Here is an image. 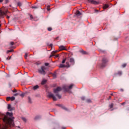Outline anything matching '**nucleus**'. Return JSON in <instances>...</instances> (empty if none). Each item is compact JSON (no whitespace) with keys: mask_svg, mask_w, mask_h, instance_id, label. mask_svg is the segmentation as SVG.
<instances>
[{"mask_svg":"<svg viewBox=\"0 0 129 129\" xmlns=\"http://www.w3.org/2000/svg\"><path fill=\"white\" fill-rule=\"evenodd\" d=\"M14 119H15V117L13 116V113L8 112L6 114V116L3 118V121L6 124L9 125V126H14L15 125Z\"/></svg>","mask_w":129,"mask_h":129,"instance_id":"obj_1","label":"nucleus"},{"mask_svg":"<svg viewBox=\"0 0 129 129\" xmlns=\"http://www.w3.org/2000/svg\"><path fill=\"white\" fill-rule=\"evenodd\" d=\"M45 70H46V67L42 66L41 67V69L38 70V72L40 74L45 75V74H46V72L45 71Z\"/></svg>","mask_w":129,"mask_h":129,"instance_id":"obj_2","label":"nucleus"},{"mask_svg":"<svg viewBox=\"0 0 129 129\" xmlns=\"http://www.w3.org/2000/svg\"><path fill=\"white\" fill-rule=\"evenodd\" d=\"M8 13H9L8 10L4 12L0 9V18H4V16H7Z\"/></svg>","mask_w":129,"mask_h":129,"instance_id":"obj_3","label":"nucleus"},{"mask_svg":"<svg viewBox=\"0 0 129 129\" xmlns=\"http://www.w3.org/2000/svg\"><path fill=\"white\" fill-rule=\"evenodd\" d=\"M108 62V60H107V58H104L102 59V63L101 65V67H104L106 65V63Z\"/></svg>","mask_w":129,"mask_h":129,"instance_id":"obj_4","label":"nucleus"},{"mask_svg":"<svg viewBox=\"0 0 129 129\" xmlns=\"http://www.w3.org/2000/svg\"><path fill=\"white\" fill-rule=\"evenodd\" d=\"M48 97L52 98V99H53V100H54V101H56V100H57V98H56V97H55V96H54V94H53L52 93H49L48 95Z\"/></svg>","mask_w":129,"mask_h":129,"instance_id":"obj_5","label":"nucleus"},{"mask_svg":"<svg viewBox=\"0 0 129 129\" xmlns=\"http://www.w3.org/2000/svg\"><path fill=\"white\" fill-rule=\"evenodd\" d=\"M61 90H62V88H61V87H58L53 90V92L54 93H55V94L58 93V92H59V91H61Z\"/></svg>","mask_w":129,"mask_h":129,"instance_id":"obj_6","label":"nucleus"},{"mask_svg":"<svg viewBox=\"0 0 129 129\" xmlns=\"http://www.w3.org/2000/svg\"><path fill=\"white\" fill-rule=\"evenodd\" d=\"M89 3H90L91 4H93L94 5H98V2H97L96 1H95L94 0H88Z\"/></svg>","mask_w":129,"mask_h":129,"instance_id":"obj_7","label":"nucleus"},{"mask_svg":"<svg viewBox=\"0 0 129 129\" xmlns=\"http://www.w3.org/2000/svg\"><path fill=\"white\" fill-rule=\"evenodd\" d=\"M76 15L78 17H79V16H81L82 14H81V13H80V12L79 11H77L76 12Z\"/></svg>","mask_w":129,"mask_h":129,"instance_id":"obj_8","label":"nucleus"},{"mask_svg":"<svg viewBox=\"0 0 129 129\" xmlns=\"http://www.w3.org/2000/svg\"><path fill=\"white\" fill-rule=\"evenodd\" d=\"M8 109H9V110H10V111H12V110H13L14 109L12 108V107L11 106V104H8Z\"/></svg>","mask_w":129,"mask_h":129,"instance_id":"obj_9","label":"nucleus"},{"mask_svg":"<svg viewBox=\"0 0 129 129\" xmlns=\"http://www.w3.org/2000/svg\"><path fill=\"white\" fill-rule=\"evenodd\" d=\"M59 49L60 50H66V47H65V46L61 45L60 46H59Z\"/></svg>","mask_w":129,"mask_h":129,"instance_id":"obj_10","label":"nucleus"},{"mask_svg":"<svg viewBox=\"0 0 129 129\" xmlns=\"http://www.w3.org/2000/svg\"><path fill=\"white\" fill-rule=\"evenodd\" d=\"M70 62H71V63H72V64H74V63H75L74 58H70Z\"/></svg>","mask_w":129,"mask_h":129,"instance_id":"obj_11","label":"nucleus"},{"mask_svg":"<svg viewBox=\"0 0 129 129\" xmlns=\"http://www.w3.org/2000/svg\"><path fill=\"white\" fill-rule=\"evenodd\" d=\"M38 88H39V86L38 85L34 86L33 87V90H36V89H38Z\"/></svg>","mask_w":129,"mask_h":129,"instance_id":"obj_12","label":"nucleus"},{"mask_svg":"<svg viewBox=\"0 0 129 129\" xmlns=\"http://www.w3.org/2000/svg\"><path fill=\"white\" fill-rule=\"evenodd\" d=\"M46 82H47V80H43L42 82H41V84L42 85H44V84H45Z\"/></svg>","mask_w":129,"mask_h":129,"instance_id":"obj_13","label":"nucleus"},{"mask_svg":"<svg viewBox=\"0 0 129 129\" xmlns=\"http://www.w3.org/2000/svg\"><path fill=\"white\" fill-rule=\"evenodd\" d=\"M108 8V5L107 4H106L103 6L104 10H105L106 9H107Z\"/></svg>","mask_w":129,"mask_h":129,"instance_id":"obj_14","label":"nucleus"},{"mask_svg":"<svg viewBox=\"0 0 129 129\" xmlns=\"http://www.w3.org/2000/svg\"><path fill=\"white\" fill-rule=\"evenodd\" d=\"M15 99H16V98L15 97H10V100H11L12 101L15 100Z\"/></svg>","mask_w":129,"mask_h":129,"instance_id":"obj_15","label":"nucleus"},{"mask_svg":"<svg viewBox=\"0 0 129 129\" xmlns=\"http://www.w3.org/2000/svg\"><path fill=\"white\" fill-rule=\"evenodd\" d=\"M40 116H36L35 118H34V119L35 120H37V119H39V118H40Z\"/></svg>","mask_w":129,"mask_h":129,"instance_id":"obj_16","label":"nucleus"},{"mask_svg":"<svg viewBox=\"0 0 129 129\" xmlns=\"http://www.w3.org/2000/svg\"><path fill=\"white\" fill-rule=\"evenodd\" d=\"M73 86H74V85H73V84H71L70 86H69V89H72V88L73 87Z\"/></svg>","mask_w":129,"mask_h":129,"instance_id":"obj_17","label":"nucleus"},{"mask_svg":"<svg viewBox=\"0 0 129 129\" xmlns=\"http://www.w3.org/2000/svg\"><path fill=\"white\" fill-rule=\"evenodd\" d=\"M57 52H58V50H55V51H53L52 52H51V54H56V53H57Z\"/></svg>","mask_w":129,"mask_h":129,"instance_id":"obj_18","label":"nucleus"},{"mask_svg":"<svg viewBox=\"0 0 129 129\" xmlns=\"http://www.w3.org/2000/svg\"><path fill=\"white\" fill-rule=\"evenodd\" d=\"M109 107H110V108H112V107H113V103L110 104Z\"/></svg>","mask_w":129,"mask_h":129,"instance_id":"obj_19","label":"nucleus"},{"mask_svg":"<svg viewBox=\"0 0 129 129\" xmlns=\"http://www.w3.org/2000/svg\"><path fill=\"white\" fill-rule=\"evenodd\" d=\"M56 96H57L58 98H59V99H61V95L57 94L56 95Z\"/></svg>","mask_w":129,"mask_h":129,"instance_id":"obj_20","label":"nucleus"},{"mask_svg":"<svg viewBox=\"0 0 129 129\" xmlns=\"http://www.w3.org/2000/svg\"><path fill=\"white\" fill-rule=\"evenodd\" d=\"M17 4H18V6H19V7L22 6V3L21 2H18Z\"/></svg>","mask_w":129,"mask_h":129,"instance_id":"obj_21","label":"nucleus"},{"mask_svg":"<svg viewBox=\"0 0 129 129\" xmlns=\"http://www.w3.org/2000/svg\"><path fill=\"white\" fill-rule=\"evenodd\" d=\"M64 67V64H60L59 68H63Z\"/></svg>","mask_w":129,"mask_h":129,"instance_id":"obj_22","label":"nucleus"},{"mask_svg":"<svg viewBox=\"0 0 129 129\" xmlns=\"http://www.w3.org/2000/svg\"><path fill=\"white\" fill-rule=\"evenodd\" d=\"M7 101H9V100H11V97H8L7 98Z\"/></svg>","mask_w":129,"mask_h":129,"instance_id":"obj_23","label":"nucleus"},{"mask_svg":"<svg viewBox=\"0 0 129 129\" xmlns=\"http://www.w3.org/2000/svg\"><path fill=\"white\" fill-rule=\"evenodd\" d=\"M20 96H21L22 97H24V96H25V94L24 93H22V94L20 95Z\"/></svg>","mask_w":129,"mask_h":129,"instance_id":"obj_24","label":"nucleus"},{"mask_svg":"<svg viewBox=\"0 0 129 129\" xmlns=\"http://www.w3.org/2000/svg\"><path fill=\"white\" fill-rule=\"evenodd\" d=\"M22 119H23V120H24V121H27V119H26V118L22 117Z\"/></svg>","mask_w":129,"mask_h":129,"instance_id":"obj_25","label":"nucleus"},{"mask_svg":"<svg viewBox=\"0 0 129 129\" xmlns=\"http://www.w3.org/2000/svg\"><path fill=\"white\" fill-rule=\"evenodd\" d=\"M47 30H48V31H52V28H51V27L48 28Z\"/></svg>","mask_w":129,"mask_h":129,"instance_id":"obj_26","label":"nucleus"},{"mask_svg":"<svg viewBox=\"0 0 129 129\" xmlns=\"http://www.w3.org/2000/svg\"><path fill=\"white\" fill-rule=\"evenodd\" d=\"M125 66H126V63H123L122 65V67L124 68V67H125Z\"/></svg>","mask_w":129,"mask_h":129,"instance_id":"obj_27","label":"nucleus"},{"mask_svg":"<svg viewBox=\"0 0 129 129\" xmlns=\"http://www.w3.org/2000/svg\"><path fill=\"white\" fill-rule=\"evenodd\" d=\"M81 52L83 54H86V52L84 51L83 50H82Z\"/></svg>","mask_w":129,"mask_h":129,"instance_id":"obj_28","label":"nucleus"},{"mask_svg":"<svg viewBox=\"0 0 129 129\" xmlns=\"http://www.w3.org/2000/svg\"><path fill=\"white\" fill-rule=\"evenodd\" d=\"M27 57H28V54L27 53H25V59H27Z\"/></svg>","mask_w":129,"mask_h":129,"instance_id":"obj_29","label":"nucleus"},{"mask_svg":"<svg viewBox=\"0 0 129 129\" xmlns=\"http://www.w3.org/2000/svg\"><path fill=\"white\" fill-rule=\"evenodd\" d=\"M14 44H15V43H14V42H10V45H11V46L14 45Z\"/></svg>","mask_w":129,"mask_h":129,"instance_id":"obj_30","label":"nucleus"},{"mask_svg":"<svg viewBox=\"0 0 129 129\" xmlns=\"http://www.w3.org/2000/svg\"><path fill=\"white\" fill-rule=\"evenodd\" d=\"M53 56H55V55H54V54L51 53V55H50L49 58H51V57H53Z\"/></svg>","mask_w":129,"mask_h":129,"instance_id":"obj_31","label":"nucleus"},{"mask_svg":"<svg viewBox=\"0 0 129 129\" xmlns=\"http://www.w3.org/2000/svg\"><path fill=\"white\" fill-rule=\"evenodd\" d=\"M66 61V59H63L62 61V64H64V63H65Z\"/></svg>","mask_w":129,"mask_h":129,"instance_id":"obj_32","label":"nucleus"},{"mask_svg":"<svg viewBox=\"0 0 129 129\" xmlns=\"http://www.w3.org/2000/svg\"><path fill=\"white\" fill-rule=\"evenodd\" d=\"M14 96H18L19 95V93H16L14 94Z\"/></svg>","mask_w":129,"mask_h":129,"instance_id":"obj_33","label":"nucleus"},{"mask_svg":"<svg viewBox=\"0 0 129 129\" xmlns=\"http://www.w3.org/2000/svg\"><path fill=\"white\" fill-rule=\"evenodd\" d=\"M118 74L119 75H121V74H122L121 72H118Z\"/></svg>","mask_w":129,"mask_h":129,"instance_id":"obj_34","label":"nucleus"},{"mask_svg":"<svg viewBox=\"0 0 129 129\" xmlns=\"http://www.w3.org/2000/svg\"><path fill=\"white\" fill-rule=\"evenodd\" d=\"M10 52H13V50H8L7 52L10 53Z\"/></svg>","mask_w":129,"mask_h":129,"instance_id":"obj_35","label":"nucleus"},{"mask_svg":"<svg viewBox=\"0 0 129 129\" xmlns=\"http://www.w3.org/2000/svg\"><path fill=\"white\" fill-rule=\"evenodd\" d=\"M28 100L29 102H31V98L30 97H28Z\"/></svg>","mask_w":129,"mask_h":129,"instance_id":"obj_36","label":"nucleus"},{"mask_svg":"<svg viewBox=\"0 0 129 129\" xmlns=\"http://www.w3.org/2000/svg\"><path fill=\"white\" fill-rule=\"evenodd\" d=\"M7 127H8V126H6L5 127H3L2 128H1V125H0V129H7Z\"/></svg>","mask_w":129,"mask_h":129,"instance_id":"obj_37","label":"nucleus"},{"mask_svg":"<svg viewBox=\"0 0 129 129\" xmlns=\"http://www.w3.org/2000/svg\"><path fill=\"white\" fill-rule=\"evenodd\" d=\"M47 10L48 11H50V8L49 7H47Z\"/></svg>","mask_w":129,"mask_h":129,"instance_id":"obj_38","label":"nucleus"},{"mask_svg":"<svg viewBox=\"0 0 129 129\" xmlns=\"http://www.w3.org/2000/svg\"><path fill=\"white\" fill-rule=\"evenodd\" d=\"M58 57H59V54L55 55V58H58Z\"/></svg>","mask_w":129,"mask_h":129,"instance_id":"obj_39","label":"nucleus"},{"mask_svg":"<svg viewBox=\"0 0 129 129\" xmlns=\"http://www.w3.org/2000/svg\"><path fill=\"white\" fill-rule=\"evenodd\" d=\"M45 66H49V63H45Z\"/></svg>","mask_w":129,"mask_h":129,"instance_id":"obj_40","label":"nucleus"},{"mask_svg":"<svg viewBox=\"0 0 129 129\" xmlns=\"http://www.w3.org/2000/svg\"><path fill=\"white\" fill-rule=\"evenodd\" d=\"M32 9H37V7L33 6L32 7Z\"/></svg>","mask_w":129,"mask_h":129,"instance_id":"obj_41","label":"nucleus"},{"mask_svg":"<svg viewBox=\"0 0 129 129\" xmlns=\"http://www.w3.org/2000/svg\"><path fill=\"white\" fill-rule=\"evenodd\" d=\"M81 99H82V100H84V99H85V98L84 97H82L81 98Z\"/></svg>","mask_w":129,"mask_h":129,"instance_id":"obj_42","label":"nucleus"},{"mask_svg":"<svg viewBox=\"0 0 129 129\" xmlns=\"http://www.w3.org/2000/svg\"><path fill=\"white\" fill-rule=\"evenodd\" d=\"M49 46H50V47H53V44L51 43V44L49 45Z\"/></svg>","mask_w":129,"mask_h":129,"instance_id":"obj_43","label":"nucleus"},{"mask_svg":"<svg viewBox=\"0 0 129 129\" xmlns=\"http://www.w3.org/2000/svg\"><path fill=\"white\" fill-rule=\"evenodd\" d=\"M87 102H91V100H87Z\"/></svg>","mask_w":129,"mask_h":129,"instance_id":"obj_44","label":"nucleus"},{"mask_svg":"<svg viewBox=\"0 0 129 129\" xmlns=\"http://www.w3.org/2000/svg\"><path fill=\"white\" fill-rule=\"evenodd\" d=\"M13 92H17V90H14L13 91Z\"/></svg>","mask_w":129,"mask_h":129,"instance_id":"obj_45","label":"nucleus"},{"mask_svg":"<svg viewBox=\"0 0 129 129\" xmlns=\"http://www.w3.org/2000/svg\"><path fill=\"white\" fill-rule=\"evenodd\" d=\"M63 109H65V110H67V108H65L64 107H63Z\"/></svg>","mask_w":129,"mask_h":129,"instance_id":"obj_46","label":"nucleus"},{"mask_svg":"<svg viewBox=\"0 0 129 129\" xmlns=\"http://www.w3.org/2000/svg\"><path fill=\"white\" fill-rule=\"evenodd\" d=\"M4 2V0H0V3H3Z\"/></svg>","mask_w":129,"mask_h":129,"instance_id":"obj_47","label":"nucleus"},{"mask_svg":"<svg viewBox=\"0 0 129 129\" xmlns=\"http://www.w3.org/2000/svg\"><path fill=\"white\" fill-rule=\"evenodd\" d=\"M7 19H10V16H7Z\"/></svg>","mask_w":129,"mask_h":129,"instance_id":"obj_48","label":"nucleus"},{"mask_svg":"<svg viewBox=\"0 0 129 129\" xmlns=\"http://www.w3.org/2000/svg\"><path fill=\"white\" fill-rule=\"evenodd\" d=\"M67 66L69 67V63L68 62H67Z\"/></svg>","mask_w":129,"mask_h":129,"instance_id":"obj_49","label":"nucleus"},{"mask_svg":"<svg viewBox=\"0 0 129 129\" xmlns=\"http://www.w3.org/2000/svg\"><path fill=\"white\" fill-rule=\"evenodd\" d=\"M66 91H68V90H66Z\"/></svg>","mask_w":129,"mask_h":129,"instance_id":"obj_50","label":"nucleus"},{"mask_svg":"<svg viewBox=\"0 0 129 129\" xmlns=\"http://www.w3.org/2000/svg\"><path fill=\"white\" fill-rule=\"evenodd\" d=\"M30 17L32 18V15L30 16Z\"/></svg>","mask_w":129,"mask_h":129,"instance_id":"obj_51","label":"nucleus"},{"mask_svg":"<svg viewBox=\"0 0 129 129\" xmlns=\"http://www.w3.org/2000/svg\"><path fill=\"white\" fill-rule=\"evenodd\" d=\"M1 26H2V25L0 24V27H1Z\"/></svg>","mask_w":129,"mask_h":129,"instance_id":"obj_52","label":"nucleus"}]
</instances>
